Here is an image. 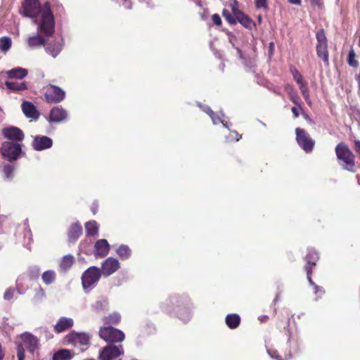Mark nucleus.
I'll use <instances>...</instances> for the list:
<instances>
[{
  "mask_svg": "<svg viewBox=\"0 0 360 360\" xmlns=\"http://www.w3.org/2000/svg\"><path fill=\"white\" fill-rule=\"evenodd\" d=\"M22 110L27 117L37 119L39 112L36 107L29 101H24L22 103Z\"/></svg>",
  "mask_w": 360,
  "mask_h": 360,
  "instance_id": "18",
  "label": "nucleus"
},
{
  "mask_svg": "<svg viewBox=\"0 0 360 360\" xmlns=\"http://www.w3.org/2000/svg\"><path fill=\"white\" fill-rule=\"evenodd\" d=\"M356 58V53L353 49H351L349 51L348 56H347V63L351 67H353L354 68H356L359 67V62L355 59Z\"/></svg>",
  "mask_w": 360,
  "mask_h": 360,
  "instance_id": "32",
  "label": "nucleus"
},
{
  "mask_svg": "<svg viewBox=\"0 0 360 360\" xmlns=\"http://www.w3.org/2000/svg\"><path fill=\"white\" fill-rule=\"evenodd\" d=\"M291 4L300 6L301 4V0H288Z\"/></svg>",
  "mask_w": 360,
  "mask_h": 360,
  "instance_id": "54",
  "label": "nucleus"
},
{
  "mask_svg": "<svg viewBox=\"0 0 360 360\" xmlns=\"http://www.w3.org/2000/svg\"><path fill=\"white\" fill-rule=\"evenodd\" d=\"M12 41L9 37L0 38V51L6 53L11 47Z\"/></svg>",
  "mask_w": 360,
  "mask_h": 360,
  "instance_id": "28",
  "label": "nucleus"
},
{
  "mask_svg": "<svg viewBox=\"0 0 360 360\" xmlns=\"http://www.w3.org/2000/svg\"><path fill=\"white\" fill-rule=\"evenodd\" d=\"M102 274V270L97 267L91 266V288H93L97 281L100 279Z\"/></svg>",
  "mask_w": 360,
  "mask_h": 360,
  "instance_id": "31",
  "label": "nucleus"
},
{
  "mask_svg": "<svg viewBox=\"0 0 360 360\" xmlns=\"http://www.w3.org/2000/svg\"><path fill=\"white\" fill-rule=\"evenodd\" d=\"M291 110H292V112L295 117L297 118L299 117L300 114H299L298 110L296 107H292Z\"/></svg>",
  "mask_w": 360,
  "mask_h": 360,
  "instance_id": "50",
  "label": "nucleus"
},
{
  "mask_svg": "<svg viewBox=\"0 0 360 360\" xmlns=\"http://www.w3.org/2000/svg\"><path fill=\"white\" fill-rule=\"evenodd\" d=\"M99 225L96 221L91 220V236H96L98 233Z\"/></svg>",
  "mask_w": 360,
  "mask_h": 360,
  "instance_id": "42",
  "label": "nucleus"
},
{
  "mask_svg": "<svg viewBox=\"0 0 360 360\" xmlns=\"http://www.w3.org/2000/svg\"><path fill=\"white\" fill-rule=\"evenodd\" d=\"M7 77L10 79H22L27 75V70L22 68H13L6 72Z\"/></svg>",
  "mask_w": 360,
  "mask_h": 360,
  "instance_id": "23",
  "label": "nucleus"
},
{
  "mask_svg": "<svg viewBox=\"0 0 360 360\" xmlns=\"http://www.w3.org/2000/svg\"><path fill=\"white\" fill-rule=\"evenodd\" d=\"M289 320H290V318L288 316V321L286 322V324L288 326L289 325Z\"/></svg>",
  "mask_w": 360,
  "mask_h": 360,
  "instance_id": "62",
  "label": "nucleus"
},
{
  "mask_svg": "<svg viewBox=\"0 0 360 360\" xmlns=\"http://www.w3.org/2000/svg\"><path fill=\"white\" fill-rule=\"evenodd\" d=\"M315 288H316V291H315L316 294H318L320 292V295H321L324 292V290L321 287L316 285Z\"/></svg>",
  "mask_w": 360,
  "mask_h": 360,
  "instance_id": "52",
  "label": "nucleus"
},
{
  "mask_svg": "<svg viewBox=\"0 0 360 360\" xmlns=\"http://www.w3.org/2000/svg\"><path fill=\"white\" fill-rule=\"evenodd\" d=\"M117 254L124 259H128L131 255V250L127 245H121L117 249Z\"/></svg>",
  "mask_w": 360,
  "mask_h": 360,
  "instance_id": "29",
  "label": "nucleus"
},
{
  "mask_svg": "<svg viewBox=\"0 0 360 360\" xmlns=\"http://www.w3.org/2000/svg\"><path fill=\"white\" fill-rule=\"evenodd\" d=\"M240 317L237 314H229L225 318L226 324L230 329L237 328L240 326Z\"/></svg>",
  "mask_w": 360,
  "mask_h": 360,
  "instance_id": "20",
  "label": "nucleus"
},
{
  "mask_svg": "<svg viewBox=\"0 0 360 360\" xmlns=\"http://www.w3.org/2000/svg\"><path fill=\"white\" fill-rule=\"evenodd\" d=\"M2 134L6 139L13 141L12 142L16 141L15 143L22 141L25 137L22 131L16 127H9L3 129Z\"/></svg>",
  "mask_w": 360,
  "mask_h": 360,
  "instance_id": "12",
  "label": "nucleus"
},
{
  "mask_svg": "<svg viewBox=\"0 0 360 360\" xmlns=\"http://www.w3.org/2000/svg\"><path fill=\"white\" fill-rule=\"evenodd\" d=\"M259 319L261 322H265L269 319V316L266 315L262 316L259 318Z\"/></svg>",
  "mask_w": 360,
  "mask_h": 360,
  "instance_id": "56",
  "label": "nucleus"
},
{
  "mask_svg": "<svg viewBox=\"0 0 360 360\" xmlns=\"http://www.w3.org/2000/svg\"><path fill=\"white\" fill-rule=\"evenodd\" d=\"M20 338L23 341L25 348L31 354H33L39 349V340L36 336L26 332L22 334Z\"/></svg>",
  "mask_w": 360,
  "mask_h": 360,
  "instance_id": "11",
  "label": "nucleus"
},
{
  "mask_svg": "<svg viewBox=\"0 0 360 360\" xmlns=\"http://www.w3.org/2000/svg\"><path fill=\"white\" fill-rule=\"evenodd\" d=\"M4 356V352H0V360H2Z\"/></svg>",
  "mask_w": 360,
  "mask_h": 360,
  "instance_id": "61",
  "label": "nucleus"
},
{
  "mask_svg": "<svg viewBox=\"0 0 360 360\" xmlns=\"http://www.w3.org/2000/svg\"><path fill=\"white\" fill-rule=\"evenodd\" d=\"M222 15L230 25H236L237 23L236 17L232 15L227 9H223Z\"/></svg>",
  "mask_w": 360,
  "mask_h": 360,
  "instance_id": "34",
  "label": "nucleus"
},
{
  "mask_svg": "<svg viewBox=\"0 0 360 360\" xmlns=\"http://www.w3.org/2000/svg\"><path fill=\"white\" fill-rule=\"evenodd\" d=\"M304 259L306 261L304 269L307 272V280L311 285H314V283L312 281L311 274L314 268L316 266V263L319 259V252L314 248H309Z\"/></svg>",
  "mask_w": 360,
  "mask_h": 360,
  "instance_id": "7",
  "label": "nucleus"
},
{
  "mask_svg": "<svg viewBox=\"0 0 360 360\" xmlns=\"http://www.w3.org/2000/svg\"><path fill=\"white\" fill-rule=\"evenodd\" d=\"M274 43H273V42H271V43L269 44V49H270V50L273 49H274Z\"/></svg>",
  "mask_w": 360,
  "mask_h": 360,
  "instance_id": "60",
  "label": "nucleus"
},
{
  "mask_svg": "<svg viewBox=\"0 0 360 360\" xmlns=\"http://www.w3.org/2000/svg\"><path fill=\"white\" fill-rule=\"evenodd\" d=\"M356 80L358 82V86H359V89L360 91V71H359V73L356 77Z\"/></svg>",
  "mask_w": 360,
  "mask_h": 360,
  "instance_id": "57",
  "label": "nucleus"
},
{
  "mask_svg": "<svg viewBox=\"0 0 360 360\" xmlns=\"http://www.w3.org/2000/svg\"><path fill=\"white\" fill-rule=\"evenodd\" d=\"M65 344L72 345L74 346L87 345L89 342V337L85 333H79L75 330L68 333L64 337Z\"/></svg>",
  "mask_w": 360,
  "mask_h": 360,
  "instance_id": "8",
  "label": "nucleus"
},
{
  "mask_svg": "<svg viewBox=\"0 0 360 360\" xmlns=\"http://www.w3.org/2000/svg\"><path fill=\"white\" fill-rule=\"evenodd\" d=\"M17 356L18 360H24L25 358V350L22 345H18L17 347Z\"/></svg>",
  "mask_w": 360,
  "mask_h": 360,
  "instance_id": "39",
  "label": "nucleus"
},
{
  "mask_svg": "<svg viewBox=\"0 0 360 360\" xmlns=\"http://www.w3.org/2000/svg\"><path fill=\"white\" fill-rule=\"evenodd\" d=\"M36 271H37V274H39V269L38 268H37V269H36Z\"/></svg>",
  "mask_w": 360,
  "mask_h": 360,
  "instance_id": "63",
  "label": "nucleus"
},
{
  "mask_svg": "<svg viewBox=\"0 0 360 360\" xmlns=\"http://www.w3.org/2000/svg\"><path fill=\"white\" fill-rule=\"evenodd\" d=\"M22 147L19 143L5 141L2 143L1 153L3 158L8 161H15L20 157Z\"/></svg>",
  "mask_w": 360,
  "mask_h": 360,
  "instance_id": "3",
  "label": "nucleus"
},
{
  "mask_svg": "<svg viewBox=\"0 0 360 360\" xmlns=\"http://www.w3.org/2000/svg\"><path fill=\"white\" fill-rule=\"evenodd\" d=\"M236 20L237 22L240 23L243 27H245L247 29L252 30V27L255 26V23L254 22V21L244 13H238Z\"/></svg>",
  "mask_w": 360,
  "mask_h": 360,
  "instance_id": "22",
  "label": "nucleus"
},
{
  "mask_svg": "<svg viewBox=\"0 0 360 360\" xmlns=\"http://www.w3.org/2000/svg\"><path fill=\"white\" fill-rule=\"evenodd\" d=\"M119 268V261L113 257H108L102 264V274L105 276H108L115 273Z\"/></svg>",
  "mask_w": 360,
  "mask_h": 360,
  "instance_id": "13",
  "label": "nucleus"
},
{
  "mask_svg": "<svg viewBox=\"0 0 360 360\" xmlns=\"http://www.w3.org/2000/svg\"><path fill=\"white\" fill-rule=\"evenodd\" d=\"M117 1L127 9H131L132 8L133 0H117Z\"/></svg>",
  "mask_w": 360,
  "mask_h": 360,
  "instance_id": "40",
  "label": "nucleus"
},
{
  "mask_svg": "<svg viewBox=\"0 0 360 360\" xmlns=\"http://www.w3.org/2000/svg\"><path fill=\"white\" fill-rule=\"evenodd\" d=\"M212 20L213 23L217 26H221L222 25L221 19L219 14L215 13L212 15Z\"/></svg>",
  "mask_w": 360,
  "mask_h": 360,
  "instance_id": "43",
  "label": "nucleus"
},
{
  "mask_svg": "<svg viewBox=\"0 0 360 360\" xmlns=\"http://www.w3.org/2000/svg\"><path fill=\"white\" fill-rule=\"evenodd\" d=\"M124 352L122 345H108L105 347L99 354L100 360H113Z\"/></svg>",
  "mask_w": 360,
  "mask_h": 360,
  "instance_id": "10",
  "label": "nucleus"
},
{
  "mask_svg": "<svg viewBox=\"0 0 360 360\" xmlns=\"http://www.w3.org/2000/svg\"><path fill=\"white\" fill-rule=\"evenodd\" d=\"M80 251L83 252L84 253L88 255L89 252V247L86 243H82L80 245Z\"/></svg>",
  "mask_w": 360,
  "mask_h": 360,
  "instance_id": "46",
  "label": "nucleus"
},
{
  "mask_svg": "<svg viewBox=\"0 0 360 360\" xmlns=\"http://www.w3.org/2000/svg\"><path fill=\"white\" fill-rule=\"evenodd\" d=\"M99 335L103 340L109 343L122 342L125 338L124 333L122 331L112 326L101 328Z\"/></svg>",
  "mask_w": 360,
  "mask_h": 360,
  "instance_id": "5",
  "label": "nucleus"
},
{
  "mask_svg": "<svg viewBox=\"0 0 360 360\" xmlns=\"http://www.w3.org/2000/svg\"><path fill=\"white\" fill-rule=\"evenodd\" d=\"M317 44L316 46L317 56L323 61L329 63V53L328 49V39L323 29L319 30L316 34Z\"/></svg>",
  "mask_w": 360,
  "mask_h": 360,
  "instance_id": "4",
  "label": "nucleus"
},
{
  "mask_svg": "<svg viewBox=\"0 0 360 360\" xmlns=\"http://www.w3.org/2000/svg\"><path fill=\"white\" fill-rule=\"evenodd\" d=\"M255 7L257 8H267V0H256Z\"/></svg>",
  "mask_w": 360,
  "mask_h": 360,
  "instance_id": "44",
  "label": "nucleus"
},
{
  "mask_svg": "<svg viewBox=\"0 0 360 360\" xmlns=\"http://www.w3.org/2000/svg\"><path fill=\"white\" fill-rule=\"evenodd\" d=\"M82 233V228L79 223L72 224L68 231V240L70 242L76 241Z\"/></svg>",
  "mask_w": 360,
  "mask_h": 360,
  "instance_id": "19",
  "label": "nucleus"
},
{
  "mask_svg": "<svg viewBox=\"0 0 360 360\" xmlns=\"http://www.w3.org/2000/svg\"><path fill=\"white\" fill-rule=\"evenodd\" d=\"M302 95H303V96H304L305 100L309 99V89L307 91L302 92Z\"/></svg>",
  "mask_w": 360,
  "mask_h": 360,
  "instance_id": "55",
  "label": "nucleus"
},
{
  "mask_svg": "<svg viewBox=\"0 0 360 360\" xmlns=\"http://www.w3.org/2000/svg\"><path fill=\"white\" fill-rule=\"evenodd\" d=\"M47 53L51 54L53 58H56L61 51V46L59 44L54 45L53 47L50 45L46 47Z\"/></svg>",
  "mask_w": 360,
  "mask_h": 360,
  "instance_id": "35",
  "label": "nucleus"
},
{
  "mask_svg": "<svg viewBox=\"0 0 360 360\" xmlns=\"http://www.w3.org/2000/svg\"><path fill=\"white\" fill-rule=\"evenodd\" d=\"M56 275L55 271L51 270L46 271L45 272L43 273L41 276V278L44 283H46V285H50L53 283L56 280Z\"/></svg>",
  "mask_w": 360,
  "mask_h": 360,
  "instance_id": "27",
  "label": "nucleus"
},
{
  "mask_svg": "<svg viewBox=\"0 0 360 360\" xmlns=\"http://www.w3.org/2000/svg\"><path fill=\"white\" fill-rule=\"evenodd\" d=\"M335 154L340 165L343 169L354 173L356 172V158L349 148L343 142L335 147Z\"/></svg>",
  "mask_w": 360,
  "mask_h": 360,
  "instance_id": "2",
  "label": "nucleus"
},
{
  "mask_svg": "<svg viewBox=\"0 0 360 360\" xmlns=\"http://www.w3.org/2000/svg\"><path fill=\"white\" fill-rule=\"evenodd\" d=\"M310 2L312 5H315V6H321V0H310Z\"/></svg>",
  "mask_w": 360,
  "mask_h": 360,
  "instance_id": "53",
  "label": "nucleus"
},
{
  "mask_svg": "<svg viewBox=\"0 0 360 360\" xmlns=\"http://www.w3.org/2000/svg\"><path fill=\"white\" fill-rule=\"evenodd\" d=\"M83 288L86 290L90 287V268H88L82 276Z\"/></svg>",
  "mask_w": 360,
  "mask_h": 360,
  "instance_id": "33",
  "label": "nucleus"
},
{
  "mask_svg": "<svg viewBox=\"0 0 360 360\" xmlns=\"http://www.w3.org/2000/svg\"><path fill=\"white\" fill-rule=\"evenodd\" d=\"M52 145V139L46 136H36L32 141V147L37 151L50 148Z\"/></svg>",
  "mask_w": 360,
  "mask_h": 360,
  "instance_id": "14",
  "label": "nucleus"
},
{
  "mask_svg": "<svg viewBox=\"0 0 360 360\" xmlns=\"http://www.w3.org/2000/svg\"><path fill=\"white\" fill-rule=\"evenodd\" d=\"M4 174L8 179H12L14 173V167L11 165L7 164L4 167Z\"/></svg>",
  "mask_w": 360,
  "mask_h": 360,
  "instance_id": "36",
  "label": "nucleus"
},
{
  "mask_svg": "<svg viewBox=\"0 0 360 360\" xmlns=\"http://www.w3.org/2000/svg\"><path fill=\"white\" fill-rule=\"evenodd\" d=\"M110 245L105 239L96 241L94 245V252L98 257H103L108 254Z\"/></svg>",
  "mask_w": 360,
  "mask_h": 360,
  "instance_id": "17",
  "label": "nucleus"
},
{
  "mask_svg": "<svg viewBox=\"0 0 360 360\" xmlns=\"http://www.w3.org/2000/svg\"><path fill=\"white\" fill-rule=\"evenodd\" d=\"M93 213L95 214L96 213V210H92Z\"/></svg>",
  "mask_w": 360,
  "mask_h": 360,
  "instance_id": "64",
  "label": "nucleus"
},
{
  "mask_svg": "<svg viewBox=\"0 0 360 360\" xmlns=\"http://www.w3.org/2000/svg\"><path fill=\"white\" fill-rule=\"evenodd\" d=\"M49 118L51 122H64L68 119V112L61 107H54L50 112Z\"/></svg>",
  "mask_w": 360,
  "mask_h": 360,
  "instance_id": "15",
  "label": "nucleus"
},
{
  "mask_svg": "<svg viewBox=\"0 0 360 360\" xmlns=\"http://www.w3.org/2000/svg\"><path fill=\"white\" fill-rule=\"evenodd\" d=\"M292 76L293 79L298 84L304 82L302 75L299 72L298 70H294L292 72Z\"/></svg>",
  "mask_w": 360,
  "mask_h": 360,
  "instance_id": "37",
  "label": "nucleus"
},
{
  "mask_svg": "<svg viewBox=\"0 0 360 360\" xmlns=\"http://www.w3.org/2000/svg\"><path fill=\"white\" fill-rule=\"evenodd\" d=\"M299 87H300V89L302 93L308 89V86L306 82H302L301 84H299Z\"/></svg>",
  "mask_w": 360,
  "mask_h": 360,
  "instance_id": "47",
  "label": "nucleus"
},
{
  "mask_svg": "<svg viewBox=\"0 0 360 360\" xmlns=\"http://www.w3.org/2000/svg\"><path fill=\"white\" fill-rule=\"evenodd\" d=\"M27 44L30 48H37L45 46L46 40L38 34L29 37L27 40Z\"/></svg>",
  "mask_w": 360,
  "mask_h": 360,
  "instance_id": "21",
  "label": "nucleus"
},
{
  "mask_svg": "<svg viewBox=\"0 0 360 360\" xmlns=\"http://www.w3.org/2000/svg\"><path fill=\"white\" fill-rule=\"evenodd\" d=\"M72 356L69 349H62L53 354L52 360H70Z\"/></svg>",
  "mask_w": 360,
  "mask_h": 360,
  "instance_id": "24",
  "label": "nucleus"
},
{
  "mask_svg": "<svg viewBox=\"0 0 360 360\" xmlns=\"http://www.w3.org/2000/svg\"><path fill=\"white\" fill-rule=\"evenodd\" d=\"M291 357H292V354H289L288 355H285V356L284 358H282L281 356L278 355L276 356V359L277 360H288V359H291Z\"/></svg>",
  "mask_w": 360,
  "mask_h": 360,
  "instance_id": "49",
  "label": "nucleus"
},
{
  "mask_svg": "<svg viewBox=\"0 0 360 360\" xmlns=\"http://www.w3.org/2000/svg\"><path fill=\"white\" fill-rule=\"evenodd\" d=\"M354 150L356 151V153L360 158V141L355 140L354 141Z\"/></svg>",
  "mask_w": 360,
  "mask_h": 360,
  "instance_id": "45",
  "label": "nucleus"
},
{
  "mask_svg": "<svg viewBox=\"0 0 360 360\" xmlns=\"http://www.w3.org/2000/svg\"><path fill=\"white\" fill-rule=\"evenodd\" d=\"M74 325V321L71 318L60 317L54 326V331L57 333H63Z\"/></svg>",
  "mask_w": 360,
  "mask_h": 360,
  "instance_id": "16",
  "label": "nucleus"
},
{
  "mask_svg": "<svg viewBox=\"0 0 360 360\" xmlns=\"http://www.w3.org/2000/svg\"><path fill=\"white\" fill-rule=\"evenodd\" d=\"M23 14L25 16L35 18L40 13L41 20L37 31L45 36L52 35L55 31V21L51 10L49 2H46L42 7L39 0H25L22 3Z\"/></svg>",
  "mask_w": 360,
  "mask_h": 360,
  "instance_id": "1",
  "label": "nucleus"
},
{
  "mask_svg": "<svg viewBox=\"0 0 360 360\" xmlns=\"http://www.w3.org/2000/svg\"><path fill=\"white\" fill-rule=\"evenodd\" d=\"M121 320V316L117 313H113L104 317L105 324H117Z\"/></svg>",
  "mask_w": 360,
  "mask_h": 360,
  "instance_id": "30",
  "label": "nucleus"
},
{
  "mask_svg": "<svg viewBox=\"0 0 360 360\" xmlns=\"http://www.w3.org/2000/svg\"><path fill=\"white\" fill-rule=\"evenodd\" d=\"M6 86L12 91H20L27 89V84L23 82H6Z\"/></svg>",
  "mask_w": 360,
  "mask_h": 360,
  "instance_id": "25",
  "label": "nucleus"
},
{
  "mask_svg": "<svg viewBox=\"0 0 360 360\" xmlns=\"http://www.w3.org/2000/svg\"><path fill=\"white\" fill-rule=\"evenodd\" d=\"M207 113L209 114L210 116H212V115L214 114L213 111L211 109H208Z\"/></svg>",
  "mask_w": 360,
  "mask_h": 360,
  "instance_id": "59",
  "label": "nucleus"
},
{
  "mask_svg": "<svg viewBox=\"0 0 360 360\" xmlns=\"http://www.w3.org/2000/svg\"><path fill=\"white\" fill-rule=\"evenodd\" d=\"M44 295H45V293H44V292L43 289H42V288H39L38 289V291H37V295H36V296H37L39 299H41V298H42L43 297H44Z\"/></svg>",
  "mask_w": 360,
  "mask_h": 360,
  "instance_id": "48",
  "label": "nucleus"
},
{
  "mask_svg": "<svg viewBox=\"0 0 360 360\" xmlns=\"http://www.w3.org/2000/svg\"><path fill=\"white\" fill-rule=\"evenodd\" d=\"M85 229H86V236H89L90 235V221H87L85 223Z\"/></svg>",
  "mask_w": 360,
  "mask_h": 360,
  "instance_id": "51",
  "label": "nucleus"
},
{
  "mask_svg": "<svg viewBox=\"0 0 360 360\" xmlns=\"http://www.w3.org/2000/svg\"><path fill=\"white\" fill-rule=\"evenodd\" d=\"M44 96L48 103H57L65 98V92L57 86L49 85L45 91Z\"/></svg>",
  "mask_w": 360,
  "mask_h": 360,
  "instance_id": "9",
  "label": "nucleus"
},
{
  "mask_svg": "<svg viewBox=\"0 0 360 360\" xmlns=\"http://www.w3.org/2000/svg\"><path fill=\"white\" fill-rule=\"evenodd\" d=\"M233 133L236 134V140L238 141L241 138V135H239L236 131H233Z\"/></svg>",
  "mask_w": 360,
  "mask_h": 360,
  "instance_id": "58",
  "label": "nucleus"
},
{
  "mask_svg": "<svg viewBox=\"0 0 360 360\" xmlns=\"http://www.w3.org/2000/svg\"><path fill=\"white\" fill-rule=\"evenodd\" d=\"M295 133L296 141L301 148L307 153L311 152L314 148L315 141L308 132L303 129L297 128Z\"/></svg>",
  "mask_w": 360,
  "mask_h": 360,
  "instance_id": "6",
  "label": "nucleus"
},
{
  "mask_svg": "<svg viewBox=\"0 0 360 360\" xmlns=\"http://www.w3.org/2000/svg\"><path fill=\"white\" fill-rule=\"evenodd\" d=\"M74 262V257L71 255L64 256L60 262V268L63 271L68 270Z\"/></svg>",
  "mask_w": 360,
  "mask_h": 360,
  "instance_id": "26",
  "label": "nucleus"
},
{
  "mask_svg": "<svg viewBox=\"0 0 360 360\" xmlns=\"http://www.w3.org/2000/svg\"><path fill=\"white\" fill-rule=\"evenodd\" d=\"M231 8L232 13L234 16H238V13H243L238 9V3L236 0H233V2L231 4Z\"/></svg>",
  "mask_w": 360,
  "mask_h": 360,
  "instance_id": "38",
  "label": "nucleus"
},
{
  "mask_svg": "<svg viewBox=\"0 0 360 360\" xmlns=\"http://www.w3.org/2000/svg\"><path fill=\"white\" fill-rule=\"evenodd\" d=\"M15 292V289L8 288L4 295V298L5 300H10L13 298Z\"/></svg>",
  "mask_w": 360,
  "mask_h": 360,
  "instance_id": "41",
  "label": "nucleus"
}]
</instances>
